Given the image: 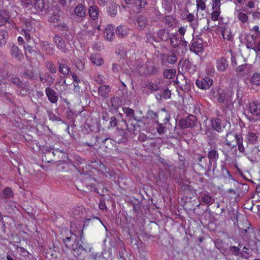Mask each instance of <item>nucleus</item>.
<instances>
[{"instance_id": "aec40b11", "label": "nucleus", "mask_w": 260, "mask_h": 260, "mask_svg": "<svg viewBox=\"0 0 260 260\" xmlns=\"http://www.w3.org/2000/svg\"><path fill=\"white\" fill-rule=\"evenodd\" d=\"M190 51L196 54L202 52L203 51L202 40H192V43L190 48Z\"/></svg>"}, {"instance_id": "de8ad7c7", "label": "nucleus", "mask_w": 260, "mask_h": 260, "mask_svg": "<svg viewBox=\"0 0 260 260\" xmlns=\"http://www.w3.org/2000/svg\"><path fill=\"white\" fill-rule=\"evenodd\" d=\"M201 201L206 204L211 205L214 202L215 199L208 194H205L201 197Z\"/></svg>"}, {"instance_id": "37998d69", "label": "nucleus", "mask_w": 260, "mask_h": 260, "mask_svg": "<svg viewBox=\"0 0 260 260\" xmlns=\"http://www.w3.org/2000/svg\"><path fill=\"white\" fill-rule=\"evenodd\" d=\"M45 66L50 73L55 74L56 73L57 69L52 61H47L45 62Z\"/></svg>"}, {"instance_id": "a878e982", "label": "nucleus", "mask_w": 260, "mask_h": 260, "mask_svg": "<svg viewBox=\"0 0 260 260\" xmlns=\"http://www.w3.org/2000/svg\"><path fill=\"white\" fill-rule=\"evenodd\" d=\"M86 142L83 143V146H88L93 147L96 143L98 140L97 136H94L92 134H88L85 137Z\"/></svg>"}, {"instance_id": "4c0bfd02", "label": "nucleus", "mask_w": 260, "mask_h": 260, "mask_svg": "<svg viewBox=\"0 0 260 260\" xmlns=\"http://www.w3.org/2000/svg\"><path fill=\"white\" fill-rule=\"evenodd\" d=\"M242 247V244L239 243L238 246H230L229 247V250L232 253V255L235 256H239L241 257V251L240 248Z\"/></svg>"}, {"instance_id": "0eeeda50", "label": "nucleus", "mask_w": 260, "mask_h": 260, "mask_svg": "<svg viewBox=\"0 0 260 260\" xmlns=\"http://www.w3.org/2000/svg\"><path fill=\"white\" fill-rule=\"evenodd\" d=\"M243 153L246 156L247 159L252 163L257 161L258 153L259 151L258 147L250 146Z\"/></svg>"}, {"instance_id": "cd10ccee", "label": "nucleus", "mask_w": 260, "mask_h": 260, "mask_svg": "<svg viewBox=\"0 0 260 260\" xmlns=\"http://www.w3.org/2000/svg\"><path fill=\"white\" fill-rule=\"evenodd\" d=\"M128 32V28L125 25H119L117 26L115 33L119 38H124L127 36Z\"/></svg>"}, {"instance_id": "5fc2aeb1", "label": "nucleus", "mask_w": 260, "mask_h": 260, "mask_svg": "<svg viewBox=\"0 0 260 260\" xmlns=\"http://www.w3.org/2000/svg\"><path fill=\"white\" fill-rule=\"evenodd\" d=\"M146 87L151 92L160 90V87L157 84L153 83L152 82H148V84H146Z\"/></svg>"}, {"instance_id": "412c9836", "label": "nucleus", "mask_w": 260, "mask_h": 260, "mask_svg": "<svg viewBox=\"0 0 260 260\" xmlns=\"http://www.w3.org/2000/svg\"><path fill=\"white\" fill-rule=\"evenodd\" d=\"M216 68L220 72H224L229 67L228 62L224 57H220L216 60Z\"/></svg>"}, {"instance_id": "603ef678", "label": "nucleus", "mask_w": 260, "mask_h": 260, "mask_svg": "<svg viewBox=\"0 0 260 260\" xmlns=\"http://www.w3.org/2000/svg\"><path fill=\"white\" fill-rule=\"evenodd\" d=\"M236 11L238 12L237 15V17L239 20L243 23H246L248 20V16L247 14H245L243 12H241L238 10H236Z\"/></svg>"}, {"instance_id": "58836bf2", "label": "nucleus", "mask_w": 260, "mask_h": 260, "mask_svg": "<svg viewBox=\"0 0 260 260\" xmlns=\"http://www.w3.org/2000/svg\"><path fill=\"white\" fill-rule=\"evenodd\" d=\"M140 123H143L142 120L136 118V120H133V121L129 123V124L133 126V128L132 129H130L131 128L128 126L127 127V131L129 132L136 131L138 128H140L141 127Z\"/></svg>"}, {"instance_id": "423d86ee", "label": "nucleus", "mask_w": 260, "mask_h": 260, "mask_svg": "<svg viewBox=\"0 0 260 260\" xmlns=\"http://www.w3.org/2000/svg\"><path fill=\"white\" fill-rule=\"evenodd\" d=\"M158 117L164 118V121H169L170 115L167 113H159L151 110H149L146 113V118L151 120L154 123H158Z\"/></svg>"}, {"instance_id": "3c124183", "label": "nucleus", "mask_w": 260, "mask_h": 260, "mask_svg": "<svg viewBox=\"0 0 260 260\" xmlns=\"http://www.w3.org/2000/svg\"><path fill=\"white\" fill-rule=\"evenodd\" d=\"M75 14L79 17H83L85 16V10L82 5L77 6L75 9Z\"/></svg>"}, {"instance_id": "c03bdc74", "label": "nucleus", "mask_w": 260, "mask_h": 260, "mask_svg": "<svg viewBox=\"0 0 260 260\" xmlns=\"http://www.w3.org/2000/svg\"><path fill=\"white\" fill-rule=\"evenodd\" d=\"M250 83L253 85L258 86L260 85V74L255 73L253 74L250 80Z\"/></svg>"}, {"instance_id": "2eb2a0df", "label": "nucleus", "mask_w": 260, "mask_h": 260, "mask_svg": "<svg viewBox=\"0 0 260 260\" xmlns=\"http://www.w3.org/2000/svg\"><path fill=\"white\" fill-rule=\"evenodd\" d=\"M123 111L124 114L126 115V118L124 120V122L128 127L129 123L133 121V120H136V117L135 114L134 110L128 107H123Z\"/></svg>"}, {"instance_id": "b1692460", "label": "nucleus", "mask_w": 260, "mask_h": 260, "mask_svg": "<svg viewBox=\"0 0 260 260\" xmlns=\"http://www.w3.org/2000/svg\"><path fill=\"white\" fill-rule=\"evenodd\" d=\"M208 160L213 161V170H215L216 167L217 160L219 157V154L217 150L215 149L211 150L208 153Z\"/></svg>"}, {"instance_id": "e2e57ef3", "label": "nucleus", "mask_w": 260, "mask_h": 260, "mask_svg": "<svg viewBox=\"0 0 260 260\" xmlns=\"http://www.w3.org/2000/svg\"><path fill=\"white\" fill-rule=\"evenodd\" d=\"M48 117L49 120L52 121H61V119L57 116H56L53 112H49L48 113Z\"/></svg>"}, {"instance_id": "4d7b16f0", "label": "nucleus", "mask_w": 260, "mask_h": 260, "mask_svg": "<svg viewBox=\"0 0 260 260\" xmlns=\"http://www.w3.org/2000/svg\"><path fill=\"white\" fill-rule=\"evenodd\" d=\"M163 22L167 24L168 26H172L173 24V23L174 22V19L173 17L171 15H167L166 16Z\"/></svg>"}, {"instance_id": "f704fd0d", "label": "nucleus", "mask_w": 260, "mask_h": 260, "mask_svg": "<svg viewBox=\"0 0 260 260\" xmlns=\"http://www.w3.org/2000/svg\"><path fill=\"white\" fill-rule=\"evenodd\" d=\"M236 146H238V149L240 152L244 153L245 150V148L243 144V138L241 134H239L236 140Z\"/></svg>"}, {"instance_id": "bf43d9fd", "label": "nucleus", "mask_w": 260, "mask_h": 260, "mask_svg": "<svg viewBox=\"0 0 260 260\" xmlns=\"http://www.w3.org/2000/svg\"><path fill=\"white\" fill-rule=\"evenodd\" d=\"M25 30H27L28 31H31L34 28V22L30 20L29 19H27L25 20Z\"/></svg>"}, {"instance_id": "bb28decb", "label": "nucleus", "mask_w": 260, "mask_h": 260, "mask_svg": "<svg viewBox=\"0 0 260 260\" xmlns=\"http://www.w3.org/2000/svg\"><path fill=\"white\" fill-rule=\"evenodd\" d=\"M212 128L218 133L222 132L221 120L218 118H215L211 120Z\"/></svg>"}, {"instance_id": "1a4fd4ad", "label": "nucleus", "mask_w": 260, "mask_h": 260, "mask_svg": "<svg viewBox=\"0 0 260 260\" xmlns=\"http://www.w3.org/2000/svg\"><path fill=\"white\" fill-rule=\"evenodd\" d=\"M196 84L198 88L207 90L213 84V80L208 77H200L196 80Z\"/></svg>"}, {"instance_id": "6ab92c4d", "label": "nucleus", "mask_w": 260, "mask_h": 260, "mask_svg": "<svg viewBox=\"0 0 260 260\" xmlns=\"http://www.w3.org/2000/svg\"><path fill=\"white\" fill-rule=\"evenodd\" d=\"M176 83L182 90H187L189 88L186 78L183 75H177Z\"/></svg>"}, {"instance_id": "72a5a7b5", "label": "nucleus", "mask_w": 260, "mask_h": 260, "mask_svg": "<svg viewBox=\"0 0 260 260\" xmlns=\"http://www.w3.org/2000/svg\"><path fill=\"white\" fill-rule=\"evenodd\" d=\"M10 16L8 12L5 10L0 11V26H3L8 22Z\"/></svg>"}, {"instance_id": "4468645a", "label": "nucleus", "mask_w": 260, "mask_h": 260, "mask_svg": "<svg viewBox=\"0 0 260 260\" xmlns=\"http://www.w3.org/2000/svg\"><path fill=\"white\" fill-rule=\"evenodd\" d=\"M45 94L49 101L52 104H56L58 100L57 93L51 87H47L45 88Z\"/></svg>"}, {"instance_id": "052dcab7", "label": "nucleus", "mask_w": 260, "mask_h": 260, "mask_svg": "<svg viewBox=\"0 0 260 260\" xmlns=\"http://www.w3.org/2000/svg\"><path fill=\"white\" fill-rule=\"evenodd\" d=\"M161 94L164 99L167 100L171 98V92L168 88L164 89Z\"/></svg>"}, {"instance_id": "f257e3e1", "label": "nucleus", "mask_w": 260, "mask_h": 260, "mask_svg": "<svg viewBox=\"0 0 260 260\" xmlns=\"http://www.w3.org/2000/svg\"><path fill=\"white\" fill-rule=\"evenodd\" d=\"M75 237L74 242L72 246V250L73 255L77 258L82 259L84 254L87 252L88 246L84 243L82 240L83 236V231L82 229V225H80L79 229L75 232H71Z\"/></svg>"}, {"instance_id": "5701e85b", "label": "nucleus", "mask_w": 260, "mask_h": 260, "mask_svg": "<svg viewBox=\"0 0 260 260\" xmlns=\"http://www.w3.org/2000/svg\"><path fill=\"white\" fill-rule=\"evenodd\" d=\"M111 87L109 85H103L98 88V93L103 99L105 100L108 98V95L111 91Z\"/></svg>"}, {"instance_id": "dca6fc26", "label": "nucleus", "mask_w": 260, "mask_h": 260, "mask_svg": "<svg viewBox=\"0 0 260 260\" xmlns=\"http://www.w3.org/2000/svg\"><path fill=\"white\" fill-rule=\"evenodd\" d=\"M34 7L38 12H46L49 8V4L47 0H36Z\"/></svg>"}, {"instance_id": "69168bd1", "label": "nucleus", "mask_w": 260, "mask_h": 260, "mask_svg": "<svg viewBox=\"0 0 260 260\" xmlns=\"http://www.w3.org/2000/svg\"><path fill=\"white\" fill-rule=\"evenodd\" d=\"M220 14V10H213V12L211 14V18L213 21H217L218 20V17Z\"/></svg>"}, {"instance_id": "f8f14e48", "label": "nucleus", "mask_w": 260, "mask_h": 260, "mask_svg": "<svg viewBox=\"0 0 260 260\" xmlns=\"http://www.w3.org/2000/svg\"><path fill=\"white\" fill-rule=\"evenodd\" d=\"M72 157V159H67L69 167H73L76 170H78V167H79L80 165L85 162V159L78 155L74 154Z\"/></svg>"}, {"instance_id": "a211bd4d", "label": "nucleus", "mask_w": 260, "mask_h": 260, "mask_svg": "<svg viewBox=\"0 0 260 260\" xmlns=\"http://www.w3.org/2000/svg\"><path fill=\"white\" fill-rule=\"evenodd\" d=\"M239 134H234L231 132L228 133L225 137V144L231 147L232 148L236 147L234 141L236 140Z\"/></svg>"}, {"instance_id": "ea45409f", "label": "nucleus", "mask_w": 260, "mask_h": 260, "mask_svg": "<svg viewBox=\"0 0 260 260\" xmlns=\"http://www.w3.org/2000/svg\"><path fill=\"white\" fill-rule=\"evenodd\" d=\"M168 121H164V119L163 120V123H160L158 121V123H155L157 126L156 127L157 132L159 134L161 135L165 133L166 132V125L167 122Z\"/></svg>"}, {"instance_id": "9b49d317", "label": "nucleus", "mask_w": 260, "mask_h": 260, "mask_svg": "<svg viewBox=\"0 0 260 260\" xmlns=\"http://www.w3.org/2000/svg\"><path fill=\"white\" fill-rule=\"evenodd\" d=\"M170 36V39H169L170 45L173 48H177L182 42L185 44V45L187 44V42L185 41L184 38L183 37H180L179 35L177 33H172Z\"/></svg>"}, {"instance_id": "c85d7f7f", "label": "nucleus", "mask_w": 260, "mask_h": 260, "mask_svg": "<svg viewBox=\"0 0 260 260\" xmlns=\"http://www.w3.org/2000/svg\"><path fill=\"white\" fill-rule=\"evenodd\" d=\"M171 34L166 29H161L158 31L157 36L162 41H168L170 39Z\"/></svg>"}, {"instance_id": "4be33fe9", "label": "nucleus", "mask_w": 260, "mask_h": 260, "mask_svg": "<svg viewBox=\"0 0 260 260\" xmlns=\"http://www.w3.org/2000/svg\"><path fill=\"white\" fill-rule=\"evenodd\" d=\"M11 55L20 61L23 58V55L19 48L14 44L11 46Z\"/></svg>"}, {"instance_id": "473e14b6", "label": "nucleus", "mask_w": 260, "mask_h": 260, "mask_svg": "<svg viewBox=\"0 0 260 260\" xmlns=\"http://www.w3.org/2000/svg\"><path fill=\"white\" fill-rule=\"evenodd\" d=\"M91 166L93 169L101 171L102 173H105L107 172V168L100 161H92L91 162Z\"/></svg>"}, {"instance_id": "20e7f679", "label": "nucleus", "mask_w": 260, "mask_h": 260, "mask_svg": "<svg viewBox=\"0 0 260 260\" xmlns=\"http://www.w3.org/2000/svg\"><path fill=\"white\" fill-rule=\"evenodd\" d=\"M196 116L189 114L186 118H181L178 122V125L182 129L193 127L197 123Z\"/></svg>"}, {"instance_id": "8fccbe9b", "label": "nucleus", "mask_w": 260, "mask_h": 260, "mask_svg": "<svg viewBox=\"0 0 260 260\" xmlns=\"http://www.w3.org/2000/svg\"><path fill=\"white\" fill-rule=\"evenodd\" d=\"M117 5L115 4H111L108 9V13L111 17H115L117 14Z\"/></svg>"}, {"instance_id": "39448f33", "label": "nucleus", "mask_w": 260, "mask_h": 260, "mask_svg": "<svg viewBox=\"0 0 260 260\" xmlns=\"http://www.w3.org/2000/svg\"><path fill=\"white\" fill-rule=\"evenodd\" d=\"M60 154H62V150L56 149L51 152L46 153L42 157L43 161L48 163L61 161L60 160Z\"/></svg>"}, {"instance_id": "2f4dec72", "label": "nucleus", "mask_w": 260, "mask_h": 260, "mask_svg": "<svg viewBox=\"0 0 260 260\" xmlns=\"http://www.w3.org/2000/svg\"><path fill=\"white\" fill-rule=\"evenodd\" d=\"M88 13L92 19L96 20L99 16V8L96 6H91L88 8Z\"/></svg>"}, {"instance_id": "7c9ffc66", "label": "nucleus", "mask_w": 260, "mask_h": 260, "mask_svg": "<svg viewBox=\"0 0 260 260\" xmlns=\"http://www.w3.org/2000/svg\"><path fill=\"white\" fill-rule=\"evenodd\" d=\"M42 49L45 51L47 54L51 55L54 53L53 45L49 43L48 42H43L41 45Z\"/></svg>"}, {"instance_id": "a19ab883", "label": "nucleus", "mask_w": 260, "mask_h": 260, "mask_svg": "<svg viewBox=\"0 0 260 260\" xmlns=\"http://www.w3.org/2000/svg\"><path fill=\"white\" fill-rule=\"evenodd\" d=\"M8 36V32L6 30H2L0 32V46L3 47L5 45Z\"/></svg>"}, {"instance_id": "79ce46f5", "label": "nucleus", "mask_w": 260, "mask_h": 260, "mask_svg": "<svg viewBox=\"0 0 260 260\" xmlns=\"http://www.w3.org/2000/svg\"><path fill=\"white\" fill-rule=\"evenodd\" d=\"M252 252L250 250L249 247L244 246L241 251V257L242 258L247 259L251 255Z\"/></svg>"}, {"instance_id": "864d4df0", "label": "nucleus", "mask_w": 260, "mask_h": 260, "mask_svg": "<svg viewBox=\"0 0 260 260\" xmlns=\"http://www.w3.org/2000/svg\"><path fill=\"white\" fill-rule=\"evenodd\" d=\"M164 57L166 59L167 62L169 63L174 64L176 62L177 60V57L175 54H171V55H164Z\"/></svg>"}, {"instance_id": "9d476101", "label": "nucleus", "mask_w": 260, "mask_h": 260, "mask_svg": "<svg viewBox=\"0 0 260 260\" xmlns=\"http://www.w3.org/2000/svg\"><path fill=\"white\" fill-rule=\"evenodd\" d=\"M248 109L250 113L255 117L254 121L260 120V103L254 101L249 104Z\"/></svg>"}, {"instance_id": "f3484780", "label": "nucleus", "mask_w": 260, "mask_h": 260, "mask_svg": "<svg viewBox=\"0 0 260 260\" xmlns=\"http://www.w3.org/2000/svg\"><path fill=\"white\" fill-rule=\"evenodd\" d=\"M258 137L256 134L253 132L249 133L246 136L245 142L246 143V148L248 149L250 146H255L257 142Z\"/></svg>"}, {"instance_id": "c756f323", "label": "nucleus", "mask_w": 260, "mask_h": 260, "mask_svg": "<svg viewBox=\"0 0 260 260\" xmlns=\"http://www.w3.org/2000/svg\"><path fill=\"white\" fill-rule=\"evenodd\" d=\"M137 22L138 24L139 29L142 30L147 25L148 20L145 16L141 15L138 17L137 19Z\"/></svg>"}, {"instance_id": "13d9d810", "label": "nucleus", "mask_w": 260, "mask_h": 260, "mask_svg": "<svg viewBox=\"0 0 260 260\" xmlns=\"http://www.w3.org/2000/svg\"><path fill=\"white\" fill-rule=\"evenodd\" d=\"M21 77H24L26 79H33V73L26 69L24 72L21 73Z\"/></svg>"}, {"instance_id": "774afa93", "label": "nucleus", "mask_w": 260, "mask_h": 260, "mask_svg": "<svg viewBox=\"0 0 260 260\" xmlns=\"http://www.w3.org/2000/svg\"><path fill=\"white\" fill-rule=\"evenodd\" d=\"M76 66L78 70L82 71L84 68V61L78 59L76 61Z\"/></svg>"}, {"instance_id": "ddd939ff", "label": "nucleus", "mask_w": 260, "mask_h": 260, "mask_svg": "<svg viewBox=\"0 0 260 260\" xmlns=\"http://www.w3.org/2000/svg\"><path fill=\"white\" fill-rule=\"evenodd\" d=\"M53 41L57 48L62 52L67 53L68 52L66 42L60 35L58 34L55 35L53 38Z\"/></svg>"}, {"instance_id": "6e6552de", "label": "nucleus", "mask_w": 260, "mask_h": 260, "mask_svg": "<svg viewBox=\"0 0 260 260\" xmlns=\"http://www.w3.org/2000/svg\"><path fill=\"white\" fill-rule=\"evenodd\" d=\"M69 60L64 58H60L57 60V64L58 66V72L59 73L67 76L71 73V69L68 66Z\"/></svg>"}, {"instance_id": "0e129e2a", "label": "nucleus", "mask_w": 260, "mask_h": 260, "mask_svg": "<svg viewBox=\"0 0 260 260\" xmlns=\"http://www.w3.org/2000/svg\"><path fill=\"white\" fill-rule=\"evenodd\" d=\"M44 78H45L46 82L48 83V85H51L54 81V78H53L49 73H46L44 75Z\"/></svg>"}, {"instance_id": "f03ea898", "label": "nucleus", "mask_w": 260, "mask_h": 260, "mask_svg": "<svg viewBox=\"0 0 260 260\" xmlns=\"http://www.w3.org/2000/svg\"><path fill=\"white\" fill-rule=\"evenodd\" d=\"M70 214V222H71V232H75L79 229L80 225L82 224L78 223L77 225L76 224V221L77 222H83L85 219L89 220V219H86L85 218V210L83 207H77L74 209H73Z\"/></svg>"}, {"instance_id": "6e6d98bb", "label": "nucleus", "mask_w": 260, "mask_h": 260, "mask_svg": "<svg viewBox=\"0 0 260 260\" xmlns=\"http://www.w3.org/2000/svg\"><path fill=\"white\" fill-rule=\"evenodd\" d=\"M221 35L224 40L230 41L232 38L230 30L226 28H224L222 30Z\"/></svg>"}, {"instance_id": "a18cd8bd", "label": "nucleus", "mask_w": 260, "mask_h": 260, "mask_svg": "<svg viewBox=\"0 0 260 260\" xmlns=\"http://www.w3.org/2000/svg\"><path fill=\"white\" fill-rule=\"evenodd\" d=\"M176 73L175 69H168L164 71V76L167 79H173L175 76Z\"/></svg>"}, {"instance_id": "c9c22d12", "label": "nucleus", "mask_w": 260, "mask_h": 260, "mask_svg": "<svg viewBox=\"0 0 260 260\" xmlns=\"http://www.w3.org/2000/svg\"><path fill=\"white\" fill-rule=\"evenodd\" d=\"M208 159L206 156L203 155H199L197 158V162L203 170H206L207 168V164Z\"/></svg>"}, {"instance_id": "338daca9", "label": "nucleus", "mask_w": 260, "mask_h": 260, "mask_svg": "<svg viewBox=\"0 0 260 260\" xmlns=\"http://www.w3.org/2000/svg\"><path fill=\"white\" fill-rule=\"evenodd\" d=\"M220 0H213L212 9L220 10Z\"/></svg>"}, {"instance_id": "680f3d73", "label": "nucleus", "mask_w": 260, "mask_h": 260, "mask_svg": "<svg viewBox=\"0 0 260 260\" xmlns=\"http://www.w3.org/2000/svg\"><path fill=\"white\" fill-rule=\"evenodd\" d=\"M111 26H108V27L105 28V33L106 34L107 39L111 41L114 36V32L111 30L110 27Z\"/></svg>"}, {"instance_id": "e433bc0d", "label": "nucleus", "mask_w": 260, "mask_h": 260, "mask_svg": "<svg viewBox=\"0 0 260 260\" xmlns=\"http://www.w3.org/2000/svg\"><path fill=\"white\" fill-rule=\"evenodd\" d=\"M3 198L5 200H9L13 198V192L10 187H6L2 191Z\"/></svg>"}, {"instance_id": "393cba45", "label": "nucleus", "mask_w": 260, "mask_h": 260, "mask_svg": "<svg viewBox=\"0 0 260 260\" xmlns=\"http://www.w3.org/2000/svg\"><path fill=\"white\" fill-rule=\"evenodd\" d=\"M252 68V66L250 64H244L239 66L236 71L237 73L241 75H245L249 74Z\"/></svg>"}, {"instance_id": "49530a36", "label": "nucleus", "mask_w": 260, "mask_h": 260, "mask_svg": "<svg viewBox=\"0 0 260 260\" xmlns=\"http://www.w3.org/2000/svg\"><path fill=\"white\" fill-rule=\"evenodd\" d=\"M90 59L93 64L97 66H101L104 63L103 59L99 55H92L90 57Z\"/></svg>"}, {"instance_id": "09e8293b", "label": "nucleus", "mask_w": 260, "mask_h": 260, "mask_svg": "<svg viewBox=\"0 0 260 260\" xmlns=\"http://www.w3.org/2000/svg\"><path fill=\"white\" fill-rule=\"evenodd\" d=\"M132 4L137 9L140 10L147 4V1L146 0H135Z\"/></svg>"}, {"instance_id": "7ed1b4c3", "label": "nucleus", "mask_w": 260, "mask_h": 260, "mask_svg": "<svg viewBox=\"0 0 260 260\" xmlns=\"http://www.w3.org/2000/svg\"><path fill=\"white\" fill-rule=\"evenodd\" d=\"M233 94L232 91L225 92L222 90L220 92H218L217 100L218 103L221 104L224 110H231L232 109L234 104L232 98Z\"/></svg>"}]
</instances>
